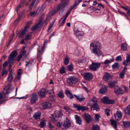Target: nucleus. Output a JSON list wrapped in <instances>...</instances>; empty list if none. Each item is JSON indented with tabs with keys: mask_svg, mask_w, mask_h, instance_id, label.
<instances>
[{
	"mask_svg": "<svg viewBox=\"0 0 130 130\" xmlns=\"http://www.w3.org/2000/svg\"><path fill=\"white\" fill-rule=\"evenodd\" d=\"M100 47V44L98 41H94L90 43V49L92 53L100 57L102 55Z\"/></svg>",
	"mask_w": 130,
	"mask_h": 130,
	"instance_id": "f257e3e1",
	"label": "nucleus"
},
{
	"mask_svg": "<svg viewBox=\"0 0 130 130\" xmlns=\"http://www.w3.org/2000/svg\"><path fill=\"white\" fill-rule=\"evenodd\" d=\"M98 99L95 97L93 96L92 99L90 100L91 109L98 111L100 110L99 106L97 104Z\"/></svg>",
	"mask_w": 130,
	"mask_h": 130,
	"instance_id": "f03ea898",
	"label": "nucleus"
},
{
	"mask_svg": "<svg viewBox=\"0 0 130 130\" xmlns=\"http://www.w3.org/2000/svg\"><path fill=\"white\" fill-rule=\"evenodd\" d=\"M78 82V79L74 76L68 77L67 80V83L70 86L77 84Z\"/></svg>",
	"mask_w": 130,
	"mask_h": 130,
	"instance_id": "7ed1b4c3",
	"label": "nucleus"
},
{
	"mask_svg": "<svg viewBox=\"0 0 130 130\" xmlns=\"http://www.w3.org/2000/svg\"><path fill=\"white\" fill-rule=\"evenodd\" d=\"M62 116V112L60 111H55L52 116V120L54 121L60 120Z\"/></svg>",
	"mask_w": 130,
	"mask_h": 130,
	"instance_id": "20e7f679",
	"label": "nucleus"
},
{
	"mask_svg": "<svg viewBox=\"0 0 130 130\" xmlns=\"http://www.w3.org/2000/svg\"><path fill=\"white\" fill-rule=\"evenodd\" d=\"M17 52L16 51H13L10 54L8 58V61L10 63H13L15 60V58L17 55Z\"/></svg>",
	"mask_w": 130,
	"mask_h": 130,
	"instance_id": "39448f33",
	"label": "nucleus"
},
{
	"mask_svg": "<svg viewBox=\"0 0 130 130\" xmlns=\"http://www.w3.org/2000/svg\"><path fill=\"white\" fill-rule=\"evenodd\" d=\"M101 63L100 62H92V64L90 65L89 68L90 69L93 71L97 70L100 68Z\"/></svg>",
	"mask_w": 130,
	"mask_h": 130,
	"instance_id": "423d86ee",
	"label": "nucleus"
},
{
	"mask_svg": "<svg viewBox=\"0 0 130 130\" xmlns=\"http://www.w3.org/2000/svg\"><path fill=\"white\" fill-rule=\"evenodd\" d=\"M64 0H60V1L62 3V4H59L55 8L56 11H57V12L61 11L63 8L65 7L67 5V2L66 1H64Z\"/></svg>",
	"mask_w": 130,
	"mask_h": 130,
	"instance_id": "0eeeda50",
	"label": "nucleus"
},
{
	"mask_svg": "<svg viewBox=\"0 0 130 130\" xmlns=\"http://www.w3.org/2000/svg\"><path fill=\"white\" fill-rule=\"evenodd\" d=\"M73 30L75 34L79 39H80L83 35V32L82 31H79L78 29L76 27H75L74 28Z\"/></svg>",
	"mask_w": 130,
	"mask_h": 130,
	"instance_id": "6e6552de",
	"label": "nucleus"
},
{
	"mask_svg": "<svg viewBox=\"0 0 130 130\" xmlns=\"http://www.w3.org/2000/svg\"><path fill=\"white\" fill-rule=\"evenodd\" d=\"M101 102L105 104H112L115 102V101L113 100H109L108 97L105 96L101 99Z\"/></svg>",
	"mask_w": 130,
	"mask_h": 130,
	"instance_id": "1a4fd4ad",
	"label": "nucleus"
},
{
	"mask_svg": "<svg viewBox=\"0 0 130 130\" xmlns=\"http://www.w3.org/2000/svg\"><path fill=\"white\" fill-rule=\"evenodd\" d=\"M74 107L76 108V110L78 111H83L89 109V108L87 107L83 106L80 105H75Z\"/></svg>",
	"mask_w": 130,
	"mask_h": 130,
	"instance_id": "9d476101",
	"label": "nucleus"
},
{
	"mask_svg": "<svg viewBox=\"0 0 130 130\" xmlns=\"http://www.w3.org/2000/svg\"><path fill=\"white\" fill-rule=\"evenodd\" d=\"M71 122L69 119L67 118H66V119L64 120L63 124V127L66 129H67L70 127L71 126Z\"/></svg>",
	"mask_w": 130,
	"mask_h": 130,
	"instance_id": "9b49d317",
	"label": "nucleus"
},
{
	"mask_svg": "<svg viewBox=\"0 0 130 130\" xmlns=\"http://www.w3.org/2000/svg\"><path fill=\"white\" fill-rule=\"evenodd\" d=\"M44 47L43 46H39L38 48V53L37 57L38 58H40L44 52Z\"/></svg>",
	"mask_w": 130,
	"mask_h": 130,
	"instance_id": "f8f14e48",
	"label": "nucleus"
},
{
	"mask_svg": "<svg viewBox=\"0 0 130 130\" xmlns=\"http://www.w3.org/2000/svg\"><path fill=\"white\" fill-rule=\"evenodd\" d=\"M123 64L125 66H129L130 65V55L129 54H126V59L124 60Z\"/></svg>",
	"mask_w": 130,
	"mask_h": 130,
	"instance_id": "ddd939ff",
	"label": "nucleus"
},
{
	"mask_svg": "<svg viewBox=\"0 0 130 130\" xmlns=\"http://www.w3.org/2000/svg\"><path fill=\"white\" fill-rule=\"evenodd\" d=\"M114 116L115 119L116 120L119 121L122 118V113L120 110L117 111L114 114Z\"/></svg>",
	"mask_w": 130,
	"mask_h": 130,
	"instance_id": "4468645a",
	"label": "nucleus"
},
{
	"mask_svg": "<svg viewBox=\"0 0 130 130\" xmlns=\"http://www.w3.org/2000/svg\"><path fill=\"white\" fill-rule=\"evenodd\" d=\"M84 77L86 80H90L92 79L93 75L91 73H85L84 74Z\"/></svg>",
	"mask_w": 130,
	"mask_h": 130,
	"instance_id": "2eb2a0df",
	"label": "nucleus"
},
{
	"mask_svg": "<svg viewBox=\"0 0 130 130\" xmlns=\"http://www.w3.org/2000/svg\"><path fill=\"white\" fill-rule=\"evenodd\" d=\"M84 116L85 120H86L87 123H89L91 122L92 118L90 115L88 113H84Z\"/></svg>",
	"mask_w": 130,
	"mask_h": 130,
	"instance_id": "dca6fc26",
	"label": "nucleus"
},
{
	"mask_svg": "<svg viewBox=\"0 0 130 130\" xmlns=\"http://www.w3.org/2000/svg\"><path fill=\"white\" fill-rule=\"evenodd\" d=\"M46 93V89L44 88L42 89L38 92L39 96L42 98H44L45 97Z\"/></svg>",
	"mask_w": 130,
	"mask_h": 130,
	"instance_id": "f3484780",
	"label": "nucleus"
},
{
	"mask_svg": "<svg viewBox=\"0 0 130 130\" xmlns=\"http://www.w3.org/2000/svg\"><path fill=\"white\" fill-rule=\"evenodd\" d=\"M38 99V98L36 93H32V96L31 99V103L32 104L35 103Z\"/></svg>",
	"mask_w": 130,
	"mask_h": 130,
	"instance_id": "a211bd4d",
	"label": "nucleus"
},
{
	"mask_svg": "<svg viewBox=\"0 0 130 130\" xmlns=\"http://www.w3.org/2000/svg\"><path fill=\"white\" fill-rule=\"evenodd\" d=\"M114 91L116 94H122L123 93V91L122 89L117 86L115 87Z\"/></svg>",
	"mask_w": 130,
	"mask_h": 130,
	"instance_id": "6ab92c4d",
	"label": "nucleus"
},
{
	"mask_svg": "<svg viewBox=\"0 0 130 130\" xmlns=\"http://www.w3.org/2000/svg\"><path fill=\"white\" fill-rule=\"evenodd\" d=\"M112 78V76L111 75L108 73H106L104 74L103 79L104 80L107 82Z\"/></svg>",
	"mask_w": 130,
	"mask_h": 130,
	"instance_id": "aec40b11",
	"label": "nucleus"
},
{
	"mask_svg": "<svg viewBox=\"0 0 130 130\" xmlns=\"http://www.w3.org/2000/svg\"><path fill=\"white\" fill-rule=\"evenodd\" d=\"M41 115V112L38 111L35 113L33 115V117L36 120L40 119Z\"/></svg>",
	"mask_w": 130,
	"mask_h": 130,
	"instance_id": "412c9836",
	"label": "nucleus"
},
{
	"mask_svg": "<svg viewBox=\"0 0 130 130\" xmlns=\"http://www.w3.org/2000/svg\"><path fill=\"white\" fill-rule=\"evenodd\" d=\"M107 91V89L106 87L105 86H103L101 87L99 92L101 94H104Z\"/></svg>",
	"mask_w": 130,
	"mask_h": 130,
	"instance_id": "4be33fe9",
	"label": "nucleus"
},
{
	"mask_svg": "<svg viewBox=\"0 0 130 130\" xmlns=\"http://www.w3.org/2000/svg\"><path fill=\"white\" fill-rule=\"evenodd\" d=\"M42 106L43 109H45L50 107L51 106V104L48 102H44L42 104Z\"/></svg>",
	"mask_w": 130,
	"mask_h": 130,
	"instance_id": "5701e85b",
	"label": "nucleus"
},
{
	"mask_svg": "<svg viewBox=\"0 0 130 130\" xmlns=\"http://www.w3.org/2000/svg\"><path fill=\"white\" fill-rule=\"evenodd\" d=\"M10 93L9 90L8 89L6 90V92L4 93L2 92L0 93V99L5 97V96Z\"/></svg>",
	"mask_w": 130,
	"mask_h": 130,
	"instance_id": "b1692460",
	"label": "nucleus"
},
{
	"mask_svg": "<svg viewBox=\"0 0 130 130\" xmlns=\"http://www.w3.org/2000/svg\"><path fill=\"white\" fill-rule=\"evenodd\" d=\"M74 96L76 98L77 100L80 102L82 101L85 99V98L82 95H79L78 96L74 95Z\"/></svg>",
	"mask_w": 130,
	"mask_h": 130,
	"instance_id": "393cba45",
	"label": "nucleus"
},
{
	"mask_svg": "<svg viewBox=\"0 0 130 130\" xmlns=\"http://www.w3.org/2000/svg\"><path fill=\"white\" fill-rule=\"evenodd\" d=\"M66 94L68 97H69L70 99H71L73 98L74 96L69 90H66Z\"/></svg>",
	"mask_w": 130,
	"mask_h": 130,
	"instance_id": "a878e982",
	"label": "nucleus"
},
{
	"mask_svg": "<svg viewBox=\"0 0 130 130\" xmlns=\"http://www.w3.org/2000/svg\"><path fill=\"white\" fill-rule=\"evenodd\" d=\"M119 67V63L118 62H115L112 66V69L113 70H118Z\"/></svg>",
	"mask_w": 130,
	"mask_h": 130,
	"instance_id": "bb28decb",
	"label": "nucleus"
},
{
	"mask_svg": "<svg viewBox=\"0 0 130 130\" xmlns=\"http://www.w3.org/2000/svg\"><path fill=\"white\" fill-rule=\"evenodd\" d=\"M75 116L77 123L80 125L81 124L82 120L80 117L77 115H75Z\"/></svg>",
	"mask_w": 130,
	"mask_h": 130,
	"instance_id": "cd10ccee",
	"label": "nucleus"
},
{
	"mask_svg": "<svg viewBox=\"0 0 130 130\" xmlns=\"http://www.w3.org/2000/svg\"><path fill=\"white\" fill-rule=\"evenodd\" d=\"M111 58L110 60L108 59L106 60L104 62V64H106L110 63L113 62L114 60V57L113 56H111Z\"/></svg>",
	"mask_w": 130,
	"mask_h": 130,
	"instance_id": "c85d7f7f",
	"label": "nucleus"
},
{
	"mask_svg": "<svg viewBox=\"0 0 130 130\" xmlns=\"http://www.w3.org/2000/svg\"><path fill=\"white\" fill-rule=\"evenodd\" d=\"M121 48L124 51H126L127 50V44L125 43L122 44L121 45Z\"/></svg>",
	"mask_w": 130,
	"mask_h": 130,
	"instance_id": "c756f323",
	"label": "nucleus"
},
{
	"mask_svg": "<svg viewBox=\"0 0 130 130\" xmlns=\"http://www.w3.org/2000/svg\"><path fill=\"white\" fill-rule=\"evenodd\" d=\"M116 83V82L110 81L108 83V85L110 88H112L115 85Z\"/></svg>",
	"mask_w": 130,
	"mask_h": 130,
	"instance_id": "7c9ffc66",
	"label": "nucleus"
},
{
	"mask_svg": "<svg viewBox=\"0 0 130 130\" xmlns=\"http://www.w3.org/2000/svg\"><path fill=\"white\" fill-rule=\"evenodd\" d=\"M57 95L61 99H63L64 98V95L63 91L61 90L57 94Z\"/></svg>",
	"mask_w": 130,
	"mask_h": 130,
	"instance_id": "2f4dec72",
	"label": "nucleus"
},
{
	"mask_svg": "<svg viewBox=\"0 0 130 130\" xmlns=\"http://www.w3.org/2000/svg\"><path fill=\"white\" fill-rule=\"evenodd\" d=\"M110 122L111 124L114 126V128L116 129L117 128V124L116 121L114 120H110Z\"/></svg>",
	"mask_w": 130,
	"mask_h": 130,
	"instance_id": "473e14b6",
	"label": "nucleus"
},
{
	"mask_svg": "<svg viewBox=\"0 0 130 130\" xmlns=\"http://www.w3.org/2000/svg\"><path fill=\"white\" fill-rule=\"evenodd\" d=\"M25 46H23L20 52V54L22 55V56L24 55L26 53V51L25 50Z\"/></svg>",
	"mask_w": 130,
	"mask_h": 130,
	"instance_id": "72a5a7b5",
	"label": "nucleus"
},
{
	"mask_svg": "<svg viewBox=\"0 0 130 130\" xmlns=\"http://www.w3.org/2000/svg\"><path fill=\"white\" fill-rule=\"evenodd\" d=\"M37 13V11H34L32 12H31L28 15V16H30L31 17H34L36 15Z\"/></svg>",
	"mask_w": 130,
	"mask_h": 130,
	"instance_id": "f704fd0d",
	"label": "nucleus"
},
{
	"mask_svg": "<svg viewBox=\"0 0 130 130\" xmlns=\"http://www.w3.org/2000/svg\"><path fill=\"white\" fill-rule=\"evenodd\" d=\"M73 66L72 64H71L67 66V70L69 71L72 72L73 71Z\"/></svg>",
	"mask_w": 130,
	"mask_h": 130,
	"instance_id": "c9c22d12",
	"label": "nucleus"
},
{
	"mask_svg": "<svg viewBox=\"0 0 130 130\" xmlns=\"http://www.w3.org/2000/svg\"><path fill=\"white\" fill-rule=\"evenodd\" d=\"M125 111L126 113H127L130 116V105L128 106L125 109Z\"/></svg>",
	"mask_w": 130,
	"mask_h": 130,
	"instance_id": "e433bc0d",
	"label": "nucleus"
},
{
	"mask_svg": "<svg viewBox=\"0 0 130 130\" xmlns=\"http://www.w3.org/2000/svg\"><path fill=\"white\" fill-rule=\"evenodd\" d=\"M123 123L124 126L125 127H130V123L129 122L127 121H123Z\"/></svg>",
	"mask_w": 130,
	"mask_h": 130,
	"instance_id": "4c0bfd02",
	"label": "nucleus"
},
{
	"mask_svg": "<svg viewBox=\"0 0 130 130\" xmlns=\"http://www.w3.org/2000/svg\"><path fill=\"white\" fill-rule=\"evenodd\" d=\"M69 61V57L68 56H67L64 58V64L66 65H67L68 64Z\"/></svg>",
	"mask_w": 130,
	"mask_h": 130,
	"instance_id": "58836bf2",
	"label": "nucleus"
},
{
	"mask_svg": "<svg viewBox=\"0 0 130 130\" xmlns=\"http://www.w3.org/2000/svg\"><path fill=\"white\" fill-rule=\"evenodd\" d=\"M57 12V11H56V9H55L53 10L50 11L49 12V13L50 15L52 16Z\"/></svg>",
	"mask_w": 130,
	"mask_h": 130,
	"instance_id": "ea45409f",
	"label": "nucleus"
},
{
	"mask_svg": "<svg viewBox=\"0 0 130 130\" xmlns=\"http://www.w3.org/2000/svg\"><path fill=\"white\" fill-rule=\"evenodd\" d=\"M13 79V77L12 75H9V76L7 78V80L8 82L11 83Z\"/></svg>",
	"mask_w": 130,
	"mask_h": 130,
	"instance_id": "a19ab883",
	"label": "nucleus"
},
{
	"mask_svg": "<svg viewBox=\"0 0 130 130\" xmlns=\"http://www.w3.org/2000/svg\"><path fill=\"white\" fill-rule=\"evenodd\" d=\"M92 129L93 130H99L100 129L99 125L96 124L93 125Z\"/></svg>",
	"mask_w": 130,
	"mask_h": 130,
	"instance_id": "79ce46f5",
	"label": "nucleus"
},
{
	"mask_svg": "<svg viewBox=\"0 0 130 130\" xmlns=\"http://www.w3.org/2000/svg\"><path fill=\"white\" fill-rule=\"evenodd\" d=\"M24 6V4L22 2H21L20 5L17 7V11H18L19 10L20 8H22Z\"/></svg>",
	"mask_w": 130,
	"mask_h": 130,
	"instance_id": "37998d69",
	"label": "nucleus"
},
{
	"mask_svg": "<svg viewBox=\"0 0 130 130\" xmlns=\"http://www.w3.org/2000/svg\"><path fill=\"white\" fill-rule=\"evenodd\" d=\"M39 27V26L37 24L33 26L32 28L31 29V30L34 31L37 29Z\"/></svg>",
	"mask_w": 130,
	"mask_h": 130,
	"instance_id": "c03bdc74",
	"label": "nucleus"
},
{
	"mask_svg": "<svg viewBox=\"0 0 130 130\" xmlns=\"http://www.w3.org/2000/svg\"><path fill=\"white\" fill-rule=\"evenodd\" d=\"M31 38V36L29 34L25 36V40L27 41L28 40H30Z\"/></svg>",
	"mask_w": 130,
	"mask_h": 130,
	"instance_id": "a18cd8bd",
	"label": "nucleus"
},
{
	"mask_svg": "<svg viewBox=\"0 0 130 130\" xmlns=\"http://www.w3.org/2000/svg\"><path fill=\"white\" fill-rule=\"evenodd\" d=\"M100 117V115H98L97 114H95L94 117L95 120L98 122Z\"/></svg>",
	"mask_w": 130,
	"mask_h": 130,
	"instance_id": "49530a36",
	"label": "nucleus"
},
{
	"mask_svg": "<svg viewBox=\"0 0 130 130\" xmlns=\"http://www.w3.org/2000/svg\"><path fill=\"white\" fill-rule=\"evenodd\" d=\"M45 125V122L42 121L41 122L39 125V126L41 128H43Z\"/></svg>",
	"mask_w": 130,
	"mask_h": 130,
	"instance_id": "de8ad7c7",
	"label": "nucleus"
},
{
	"mask_svg": "<svg viewBox=\"0 0 130 130\" xmlns=\"http://www.w3.org/2000/svg\"><path fill=\"white\" fill-rule=\"evenodd\" d=\"M90 8L91 9V10L92 11H96V10H99L100 9H99L98 8L95 7H93L92 6H91L90 7Z\"/></svg>",
	"mask_w": 130,
	"mask_h": 130,
	"instance_id": "09e8293b",
	"label": "nucleus"
},
{
	"mask_svg": "<svg viewBox=\"0 0 130 130\" xmlns=\"http://www.w3.org/2000/svg\"><path fill=\"white\" fill-rule=\"evenodd\" d=\"M65 68L64 67H62L60 70V73L61 74H63L65 73Z\"/></svg>",
	"mask_w": 130,
	"mask_h": 130,
	"instance_id": "8fccbe9b",
	"label": "nucleus"
},
{
	"mask_svg": "<svg viewBox=\"0 0 130 130\" xmlns=\"http://www.w3.org/2000/svg\"><path fill=\"white\" fill-rule=\"evenodd\" d=\"M116 61H121L122 60V58L121 56H117L115 58Z\"/></svg>",
	"mask_w": 130,
	"mask_h": 130,
	"instance_id": "3c124183",
	"label": "nucleus"
},
{
	"mask_svg": "<svg viewBox=\"0 0 130 130\" xmlns=\"http://www.w3.org/2000/svg\"><path fill=\"white\" fill-rule=\"evenodd\" d=\"M66 20L63 18L60 21H59V22H61V23L59 25V26H61L63 25L65 23Z\"/></svg>",
	"mask_w": 130,
	"mask_h": 130,
	"instance_id": "603ef678",
	"label": "nucleus"
},
{
	"mask_svg": "<svg viewBox=\"0 0 130 130\" xmlns=\"http://www.w3.org/2000/svg\"><path fill=\"white\" fill-rule=\"evenodd\" d=\"M25 31H22L19 34V38H22V37L25 34Z\"/></svg>",
	"mask_w": 130,
	"mask_h": 130,
	"instance_id": "864d4df0",
	"label": "nucleus"
},
{
	"mask_svg": "<svg viewBox=\"0 0 130 130\" xmlns=\"http://www.w3.org/2000/svg\"><path fill=\"white\" fill-rule=\"evenodd\" d=\"M79 4L78 3L77 1H75L73 5L71 7L73 9L77 6Z\"/></svg>",
	"mask_w": 130,
	"mask_h": 130,
	"instance_id": "5fc2aeb1",
	"label": "nucleus"
},
{
	"mask_svg": "<svg viewBox=\"0 0 130 130\" xmlns=\"http://www.w3.org/2000/svg\"><path fill=\"white\" fill-rule=\"evenodd\" d=\"M125 73L122 72L119 74V76L121 78H124V76Z\"/></svg>",
	"mask_w": 130,
	"mask_h": 130,
	"instance_id": "6e6d98bb",
	"label": "nucleus"
},
{
	"mask_svg": "<svg viewBox=\"0 0 130 130\" xmlns=\"http://www.w3.org/2000/svg\"><path fill=\"white\" fill-rule=\"evenodd\" d=\"M26 64H25V66L26 67L27 66H30L32 64V62L31 61H26L25 62Z\"/></svg>",
	"mask_w": 130,
	"mask_h": 130,
	"instance_id": "4d7b16f0",
	"label": "nucleus"
},
{
	"mask_svg": "<svg viewBox=\"0 0 130 130\" xmlns=\"http://www.w3.org/2000/svg\"><path fill=\"white\" fill-rule=\"evenodd\" d=\"M43 22L42 20V19H40L38 23L37 24H38V25L40 26L41 25L42 26L43 25Z\"/></svg>",
	"mask_w": 130,
	"mask_h": 130,
	"instance_id": "13d9d810",
	"label": "nucleus"
},
{
	"mask_svg": "<svg viewBox=\"0 0 130 130\" xmlns=\"http://www.w3.org/2000/svg\"><path fill=\"white\" fill-rule=\"evenodd\" d=\"M118 12L120 13H121V15H124L125 16V17H126L127 18V19H128L127 15L125 14L124 13L121 12V11L119 10H118Z\"/></svg>",
	"mask_w": 130,
	"mask_h": 130,
	"instance_id": "bf43d9fd",
	"label": "nucleus"
},
{
	"mask_svg": "<svg viewBox=\"0 0 130 130\" xmlns=\"http://www.w3.org/2000/svg\"><path fill=\"white\" fill-rule=\"evenodd\" d=\"M48 125L49 128L50 129H52L54 128V126L50 122L49 123Z\"/></svg>",
	"mask_w": 130,
	"mask_h": 130,
	"instance_id": "052dcab7",
	"label": "nucleus"
},
{
	"mask_svg": "<svg viewBox=\"0 0 130 130\" xmlns=\"http://www.w3.org/2000/svg\"><path fill=\"white\" fill-rule=\"evenodd\" d=\"M7 73V71L5 69H4L1 72L2 76H3L4 74Z\"/></svg>",
	"mask_w": 130,
	"mask_h": 130,
	"instance_id": "680f3d73",
	"label": "nucleus"
},
{
	"mask_svg": "<svg viewBox=\"0 0 130 130\" xmlns=\"http://www.w3.org/2000/svg\"><path fill=\"white\" fill-rule=\"evenodd\" d=\"M97 4V6H98V7H100V8H104V5H102V4Z\"/></svg>",
	"mask_w": 130,
	"mask_h": 130,
	"instance_id": "e2e57ef3",
	"label": "nucleus"
},
{
	"mask_svg": "<svg viewBox=\"0 0 130 130\" xmlns=\"http://www.w3.org/2000/svg\"><path fill=\"white\" fill-rule=\"evenodd\" d=\"M22 56L20 54L19 55H18L17 58V60L18 61H20V60L22 58Z\"/></svg>",
	"mask_w": 130,
	"mask_h": 130,
	"instance_id": "0e129e2a",
	"label": "nucleus"
},
{
	"mask_svg": "<svg viewBox=\"0 0 130 130\" xmlns=\"http://www.w3.org/2000/svg\"><path fill=\"white\" fill-rule=\"evenodd\" d=\"M109 111H110V110L109 109H106L105 110V112L106 115L108 116L109 115Z\"/></svg>",
	"mask_w": 130,
	"mask_h": 130,
	"instance_id": "69168bd1",
	"label": "nucleus"
},
{
	"mask_svg": "<svg viewBox=\"0 0 130 130\" xmlns=\"http://www.w3.org/2000/svg\"><path fill=\"white\" fill-rule=\"evenodd\" d=\"M29 27V25H26L24 27V29L23 30L26 32L28 28Z\"/></svg>",
	"mask_w": 130,
	"mask_h": 130,
	"instance_id": "338daca9",
	"label": "nucleus"
},
{
	"mask_svg": "<svg viewBox=\"0 0 130 130\" xmlns=\"http://www.w3.org/2000/svg\"><path fill=\"white\" fill-rule=\"evenodd\" d=\"M121 7L122 8L124 9L126 12L129 8V7H126L123 6H121Z\"/></svg>",
	"mask_w": 130,
	"mask_h": 130,
	"instance_id": "774afa93",
	"label": "nucleus"
}]
</instances>
